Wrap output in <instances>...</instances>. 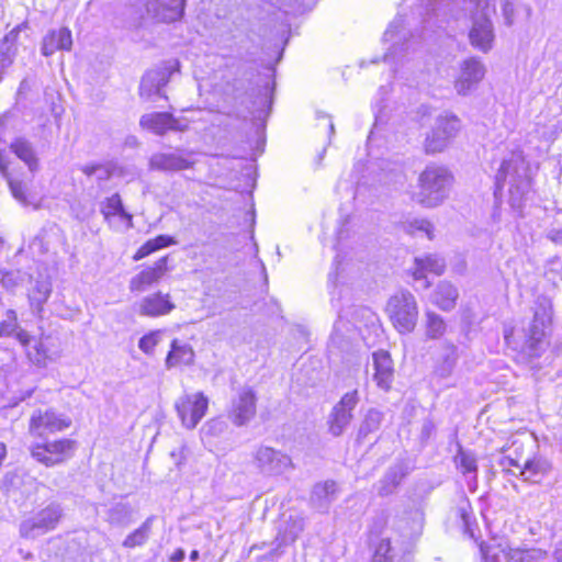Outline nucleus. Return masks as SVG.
<instances>
[{
	"label": "nucleus",
	"instance_id": "1",
	"mask_svg": "<svg viewBox=\"0 0 562 562\" xmlns=\"http://www.w3.org/2000/svg\"><path fill=\"white\" fill-rule=\"evenodd\" d=\"M505 184H508L509 203L514 209H520L522 201L529 193L531 180L528 175V165L520 151L510 153L502 161L495 176L494 195L502 194Z\"/></svg>",
	"mask_w": 562,
	"mask_h": 562
},
{
	"label": "nucleus",
	"instance_id": "2",
	"mask_svg": "<svg viewBox=\"0 0 562 562\" xmlns=\"http://www.w3.org/2000/svg\"><path fill=\"white\" fill-rule=\"evenodd\" d=\"M453 182L452 173L445 167L430 165L419 175L417 201L424 206L435 207L449 195Z\"/></svg>",
	"mask_w": 562,
	"mask_h": 562
},
{
	"label": "nucleus",
	"instance_id": "3",
	"mask_svg": "<svg viewBox=\"0 0 562 562\" xmlns=\"http://www.w3.org/2000/svg\"><path fill=\"white\" fill-rule=\"evenodd\" d=\"M385 312L400 334H408L415 329L419 311L415 296L408 290L393 294L386 303Z\"/></svg>",
	"mask_w": 562,
	"mask_h": 562
},
{
	"label": "nucleus",
	"instance_id": "4",
	"mask_svg": "<svg viewBox=\"0 0 562 562\" xmlns=\"http://www.w3.org/2000/svg\"><path fill=\"white\" fill-rule=\"evenodd\" d=\"M553 305L549 296L539 295L535 301L533 318L527 331L526 346L531 357L539 356L546 329L552 322Z\"/></svg>",
	"mask_w": 562,
	"mask_h": 562
},
{
	"label": "nucleus",
	"instance_id": "5",
	"mask_svg": "<svg viewBox=\"0 0 562 562\" xmlns=\"http://www.w3.org/2000/svg\"><path fill=\"white\" fill-rule=\"evenodd\" d=\"M461 130V121L450 112H443L435 120L431 132L425 139L427 154L442 151Z\"/></svg>",
	"mask_w": 562,
	"mask_h": 562
},
{
	"label": "nucleus",
	"instance_id": "6",
	"mask_svg": "<svg viewBox=\"0 0 562 562\" xmlns=\"http://www.w3.org/2000/svg\"><path fill=\"white\" fill-rule=\"evenodd\" d=\"M252 464L265 476H279L294 468L289 454L269 446H259L255 449Z\"/></svg>",
	"mask_w": 562,
	"mask_h": 562
},
{
	"label": "nucleus",
	"instance_id": "7",
	"mask_svg": "<svg viewBox=\"0 0 562 562\" xmlns=\"http://www.w3.org/2000/svg\"><path fill=\"white\" fill-rule=\"evenodd\" d=\"M63 517V508L57 503H50L20 525V535L23 538L34 539L54 530Z\"/></svg>",
	"mask_w": 562,
	"mask_h": 562
},
{
	"label": "nucleus",
	"instance_id": "8",
	"mask_svg": "<svg viewBox=\"0 0 562 562\" xmlns=\"http://www.w3.org/2000/svg\"><path fill=\"white\" fill-rule=\"evenodd\" d=\"M76 448L75 440L63 438L32 446L31 456L46 467H55L71 458Z\"/></svg>",
	"mask_w": 562,
	"mask_h": 562
},
{
	"label": "nucleus",
	"instance_id": "9",
	"mask_svg": "<svg viewBox=\"0 0 562 562\" xmlns=\"http://www.w3.org/2000/svg\"><path fill=\"white\" fill-rule=\"evenodd\" d=\"M71 425V420L53 409H36L33 412L29 431L32 436L45 437L48 434L63 431Z\"/></svg>",
	"mask_w": 562,
	"mask_h": 562
},
{
	"label": "nucleus",
	"instance_id": "10",
	"mask_svg": "<svg viewBox=\"0 0 562 562\" xmlns=\"http://www.w3.org/2000/svg\"><path fill=\"white\" fill-rule=\"evenodd\" d=\"M209 401L199 392L195 394H186L176 402L177 413L183 424L189 429L195 428L199 422L204 417L207 411Z\"/></svg>",
	"mask_w": 562,
	"mask_h": 562
},
{
	"label": "nucleus",
	"instance_id": "11",
	"mask_svg": "<svg viewBox=\"0 0 562 562\" xmlns=\"http://www.w3.org/2000/svg\"><path fill=\"white\" fill-rule=\"evenodd\" d=\"M139 126L162 136L168 132H184L189 127L187 119L175 117L168 112H153L140 116Z\"/></svg>",
	"mask_w": 562,
	"mask_h": 562
},
{
	"label": "nucleus",
	"instance_id": "12",
	"mask_svg": "<svg viewBox=\"0 0 562 562\" xmlns=\"http://www.w3.org/2000/svg\"><path fill=\"white\" fill-rule=\"evenodd\" d=\"M359 403L358 391L346 393L341 400L334 406L329 418V432L333 436H340L349 426L352 419V411Z\"/></svg>",
	"mask_w": 562,
	"mask_h": 562
},
{
	"label": "nucleus",
	"instance_id": "13",
	"mask_svg": "<svg viewBox=\"0 0 562 562\" xmlns=\"http://www.w3.org/2000/svg\"><path fill=\"white\" fill-rule=\"evenodd\" d=\"M186 0H146L147 14L157 22L172 23L184 13Z\"/></svg>",
	"mask_w": 562,
	"mask_h": 562
},
{
	"label": "nucleus",
	"instance_id": "14",
	"mask_svg": "<svg viewBox=\"0 0 562 562\" xmlns=\"http://www.w3.org/2000/svg\"><path fill=\"white\" fill-rule=\"evenodd\" d=\"M168 257H161L153 266L143 269L131 280L128 288L132 292H144L149 286L158 283L168 271Z\"/></svg>",
	"mask_w": 562,
	"mask_h": 562
},
{
	"label": "nucleus",
	"instance_id": "15",
	"mask_svg": "<svg viewBox=\"0 0 562 562\" xmlns=\"http://www.w3.org/2000/svg\"><path fill=\"white\" fill-rule=\"evenodd\" d=\"M256 414V394L250 387H243L233 401L231 418L237 426L248 423Z\"/></svg>",
	"mask_w": 562,
	"mask_h": 562
},
{
	"label": "nucleus",
	"instance_id": "16",
	"mask_svg": "<svg viewBox=\"0 0 562 562\" xmlns=\"http://www.w3.org/2000/svg\"><path fill=\"white\" fill-rule=\"evenodd\" d=\"M193 161L180 151L156 153L149 158V169L162 172H177L190 169Z\"/></svg>",
	"mask_w": 562,
	"mask_h": 562
},
{
	"label": "nucleus",
	"instance_id": "17",
	"mask_svg": "<svg viewBox=\"0 0 562 562\" xmlns=\"http://www.w3.org/2000/svg\"><path fill=\"white\" fill-rule=\"evenodd\" d=\"M176 305L170 300V294L156 292L143 297L137 304V313L146 317H159L169 314Z\"/></svg>",
	"mask_w": 562,
	"mask_h": 562
},
{
	"label": "nucleus",
	"instance_id": "18",
	"mask_svg": "<svg viewBox=\"0 0 562 562\" xmlns=\"http://www.w3.org/2000/svg\"><path fill=\"white\" fill-rule=\"evenodd\" d=\"M172 70L171 66H164L147 71L139 85L140 97L149 99L154 94L160 95V90L168 83Z\"/></svg>",
	"mask_w": 562,
	"mask_h": 562
},
{
	"label": "nucleus",
	"instance_id": "19",
	"mask_svg": "<svg viewBox=\"0 0 562 562\" xmlns=\"http://www.w3.org/2000/svg\"><path fill=\"white\" fill-rule=\"evenodd\" d=\"M372 361L374 382L381 390L389 391L394 378L393 361L390 353L384 350L375 351L372 355Z\"/></svg>",
	"mask_w": 562,
	"mask_h": 562
},
{
	"label": "nucleus",
	"instance_id": "20",
	"mask_svg": "<svg viewBox=\"0 0 562 562\" xmlns=\"http://www.w3.org/2000/svg\"><path fill=\"white\" fill-rule=\"evenodd\" d=\"M340 490L335 481L327 480L316 483L311 493V504L318 512L326 513L338 498Z\"/></svg>",
	"mask_w": 562,
	"mask_h": 562
},
{
	"label": "nucleus",
	"instance_id": "21",
	"mask_svg": "<svg viewBox=\"0 0 562 562\" xmlns=\"http://www.w3.org/2000/svg\"><path fill=\"white\" fill-rule=\"evenodd\" d=\"M484 66L477 59L471 58L463 63L461 75L456 81L459 94H467L484 77Z\"/></svg>",
	"mask_w": 562,
	"mask_h": 562
},
{
	"label": "nucleus",
	"instance_id": "22",
	"mask_svg": "<svg viewBox=\"0 0 562 562\" xmlns=\"http://www.w3.org/2000/svg\"><path fill=\"white\" fill-rule=\"evenodd\" d=\"M72 47L71 31L67 27L50 30L43 37L41 53L48 57L57 50L69 52Z\"/></svg>",
	"mask_w": 562,
	"mask_h": 562
},
{
	"label": "nucleus",
	"instance_id": "23",
	"mask_svg": "<svg viewBox=\"0 0 562 562\" xmlns=\"http://www.w3.org/2000/svg\"><path fill=\"white\" fill-rule=\"evenodd\" d=\"M469 37L474 47L483 52L491 49L494 34L490 18L474 16L473 26L470 31Z\"/></svg>",
	"mask_w": 562,
	"mask_h": 562
},
{
	"label": "nucleus",
	"instance_id": "24",
	"mask_svg": "<svg viewBox=\"0 0 562 562\" xmlns=\"http://www.w3.org/2000/svg\"><path fill=\"white\" fill-rule=\"evenodd\" d=\"M406 475L407 470L404 464L398 463L390 467L383 477L375 484L378 495L384 497L393 494Z\"/></svg>",
	"mask_w": 562,
	"mask_h": 562
},
{
	"label": "nucleus",
	"instance_id": "25",
	"mask_svg": "<svg viewBox=\"0 0 562 562\" xmlns=\"http://www.w3.org/2000/svg\"><path fill=\"white\" fill-rule=\"evenodd\" d=\"M194 350L189 344L173 339L170 345V351L166 357L165 366L167 369L178 366H191L194 362Z\"/></svg>",
	"mask_w": 562,
	"mask_h": 562
},
{
	"label": "nucleus",
	"instance_id": "26",
	"mask_svg": "<svg viewBox=\"0 0 562 562\" xmlns=\"http://www.w3.org/2000/svg\"><path fill=\"white\" fill-rule=\"evenodd\" d=\"M26 29L25 24H20L7 33L0 43V65L2 68L10 67L18 54V40L20 32Z\"/></svg>",
	"mask_w": 562,
	"mask_h": 562
},
{
	"label": "nucleus",
	"instance_id": "27",
	"mask_svg": "<svg viewBox=\"0 0 562 562\" xmlns=\"http://www.w3.org/2000/svg\"><path fill=\"white\" fill-rule=\"evenodd\" d=\"M11 151L21 159L31 172L38 170V158L33 144L25 137H16L10 144Z\"/></svg>",
	"mask_w": 562,
	"mask_h": 562
},
{
	"label": "nucleus",
	"instance_id": "28",
	"mask_svg": "<svg viewBox=\"0 0 562 562\" xmlns=\"http://www.w3.org/2000/svg\"><path fill=\"white\" fill-rule=\"evenodd\" d=\"M35 483V480L27 475L22 470H12L8 471L1 481L2 487L8 493H15L19 492L22 495L29 493L30 487Z\"/></svg>",
	"mask_w": 562,
	"mask_h": 562
},
{
	"label": "nucleus",
	"instance_id": "29",
	"mask_svg": "<svg viewBox=\"0 0 562 562\" xmlns=\"http://www.w3.org/2000/svg\"><path fill=\"white\" fill-rule=\"evenodd\" d=\"M415 265L416 268L413 272L415 280H425L427 272L440 276L443 273L446 268L445 259L437 255H427L425 257L415 258Z\"/></svg>",
	"mask_w": 562,
	"mask_h": 562
},
{
	"label": "nucleus",
	"instance_id": "30",
	"mask_svg": "<svg viewBox=\"0 0 562 562\" xmlns=\"http://www.w3.org/2000/svg\"><path fill=\"white\" fill-rule=\"evenodd\" d=\"M249 97L251 98V106L248 108V114L252 120L263 121L268 116L271 108V98L268 87L252 91Z\"/></svg>",
	"mask_w": 562,
	"mask_h": 562
},
{
	"label": "nucleus",
	"instance_id": "31",
	"mask_svg": "<svg viewBox=\"0 0 562 562\" xmlns=\"http://www.w3.org/2000/svg\"><path fill=\"white\" fill-rule=\"evenodd\" d=\"M458 297L457 288L450 282L441 281L432 294L431 302L442 311H451L454 308Z\"/></svg>",
	"mask_w": 562,
	"mask_h": 562
},
{
	"label": "nucleus",
	"instance_id": "32",
	"mask_svg": "<svg viewBox=\"0 0 562 562\" xmlns=\"http://www.w3.org/2000/svg\"><path fill=\"white\" fill-rule=\"evenodd\" d=\"M13 334L21 345L27 346L30 344L31 336L26 330L20 328L15 311L8 310L5 318L0 322V337H10Z\"/></svg>",
	"mask_w": 562,
	"mask_h": 562
},
{
	"label": "nucleus",
	"instance_id": "33",
	"mask_svg": "<svg viewBox=\"0 0 562 562\" xmlns=\"http://www.w3.org/2000/svg\"><path fill=\"white\" fill-rule=\"evenodd\" d=\"M551 470L552 463L547 458L537 456L526 460L520 475L526 481L538 482L537 477L547 475Z\"/></svg>",
	"mask_w": 562,
	"mask_h": 562
},
{
	"label": "nucleus",
	"instance_id": "34",
	"mask_svg": "<svg viewBox=\"0 0 562 562\" xmlns=\"http://www.w3.org/2000/svg\"><path fill=\"white\" fill-rule=\"evenodd\" d=\"M52 293V283L48 279L36 280L29 292V301L33 312L40 315L44 304L47 302Z\"/></svg>",
	"mask_w": 562,
	"mask_h": 562
},
{
	"label": "nucleus",
	"instance_id": "35",
	"mask_svg": "<svg viewBox=\"0 0 562 562\" xmlns=\"http://www.w3.org/2000/svg\"><path fill=\"white\" fill-rule=\"evenodd\" d=\"M351 350L350 340L340 333L339 323H336L328 344L329 357L344 359L345 355L351 353Z\"/></svg>",
	"mask_w": 562,
	"mask_h": 562
},
{
	"label": "nucleus",
	"instance_id": "36",
	"mask_svg": "<svg viewBox=\"0 0 562 562\" xmlns=\"http://www.w3.org/2000/svg\"><path fill=\"white\" fill-rule=\"evenodd\" d=\"M101 213L103 214L105 220H109L111 216L117 215L122 220L127 221L130 226L132 225V215L124 210L122 200L117 193L108 198L102 203Z\"/></svg>",
	"mask_w": 562,
	"mask_h": 562
},
{
	"label": "nucleus",
	"instance_id": "37",
	"mask_svg": "<svg viewBox=\"0 0 562 562\" xmlns=\"http://www.w3.org/2000/svg\"><path fill=\"white\" fill-rule=\"evenodd\" d=\"M546 558L547 551L539 548L509 549L507 553L508 562H540Z\"/></svg>",
	"mask_w": 562,
	"mask_h": 562
},
{
	"label": "nucleus",
	"instance_id": "38",
	"mask_svg": "<svg viewBox=\"0 0 562 562\" xmlns=\"http://www.w3.org/2000/svg\"><path fill=\"white\" fill-rule=\"evenodd\" d=\"M443 318L432 311L425 312V333L429 339H438L446 333Z\"/></svg>",
	"mask_w": 562,
	"mask_h": 562
},
{
	"label": "nucleus",
	"instance_id": "39",
	"mask_svg": "<svg viewBox=\"0 0 562 562\" xmlns=\"http://www.w3.org/2000/svg\"><path fill=\"white\" fill-rule=\"evenodd\" d=\"M133 520V509L130 505L117 503L108 512V521L116 526H126Z\"/></svg>",
	"mask_w": 562,
	"mask_h": 562
},
{
	"label": "nucleus",
	"instance_id": "40",
	"mask_svg": "<svg viewBox=\"0 0 562 562\" xmlns=\"http://www.w3.org/2000/svg\"><path fill=\"white\" fill-rule=\"evenodd\" d=\"M154 517H148L136 530L130 533L123 541L126 548H135L144 544L150 533Z\"/></svg>",
	"mask_w": 562,
	"mask_h": 562
},
{
	"label": "nucleus",
	"instance_id": "41",
	"mask_svg": "<svg viewBox=\"0 0 562 562\" xmlns=\"http://www.w3.org/2000/svg\"><path fill=\"white\" fill-rule=\"evenodd\" d=\"M457 358L458 356L456 347H448L445 353L441 356L440 362L435 368V374L439 378L449 376L453 371Z\"/></svg>",
	"mask_w": 562,
	"mask_h": 562
},
{
	"label": "nucleus",
	"instance_id": "42",
	"mask_svg": "<svg viewBox=\"0 0 562 562\" xmlns=\"http://www.w3.org/2000/svg\"><path fill=\"white\" fill-rule=\"evenodd\" d=\"M383 420V414L375 409L371 408L368 411L363 423L360 426L359 435L366 437L370 432L376 431Z\"/></svg>",
	"mask_w": 562,
	"mask_h": 562
},
{
	"label": "nucleus",
	"instance_id": "43",
	"mask_svg": "<svg viewBox=\"0 0 562 562\" xmlns=\"http://www.w3.org/2000/svg\"><path fill=\"white\" fill-rule=\"evenodd\" d=\"M1 176L8 181L10 191L12 196L23 205H29V200L26 195V186L19 180H14L10 177L8 168L5 169V175L1 173Z\"/></svg>",
	"mask_w": 562,
	"mask_h": 562
},
{
	"label": "nucleus",
	"instance_id": "44",
	"mask_svg": "<svg viewBox=\"0 0 562 562\" xmlns=\"http://www.w3.org/2000/svg\"><path fill=\"white\" fill-rule=\"evenodd\" d=\"M405 229L409 234H416L417 232L425 233L428 239L434 238V226L432 224L425 218H416L411 222H407L405 225Z\"/></svg>",
	"mask_w": 562,
	"mask_h": 562
},
{
	"label": "nucleus",
	"instance_id": "45",
	"mask_svg": "<svg viewBox=\"0 0 562 562\" xmlns=\"http://www.w3.org/2000/svg\"><path fill=\"white\" fill-rule=\"evenodd\" d=\"M456 461L463 474L476 473V459L472 453L460 450L456 457Z\"/></svg>",
	"mask_w": 562,
	"mask_h": 562
},
{
	"label": "nucleus",
	"instance_id": "46",
	"mask_svg": "<svg viewBox=\"0 0 562 562\" xmlns=\"http://www.w3.org/2000/svg\"><path fill=\"white\" fill-rule=\"evenodd\" d=\"M161 338V331L155 330L145 336H143L138 341V348L147 353L151 355L154 352L155 347L159 344Z\"/></svg>",
	"mask_w": 562,
	"mask_h": 562
},
{
	"label": "nucleus",
	"instance_id": "47",
	"mask_svg": "<svg viewBox=\"0 0 562 562\" xmlns=\"http://www.w3.org/2000/svg\"><path fill=\"white\" fill-rule=\"evenodd\" d=\"M29 357L32 362L36 366L45 367L48 358V350L44 346L43 341H38L34 345L33 350L29 351Z\"/></svg>",
	"mask_w": 562,
	"mask_h": 562
},
{
	"label": "nucleus",
	"instance_id": "48",
	"mask_svg": "<svg viewBox=\"0 0 562 562\" xmlns=\"http://www.w3.org/2000/svg\"><path fill=\"white\" fill-rule=\"evenodd\" d=\"M391 544L389 540H382L375 549L371 562H392L390 557Z\"/></svg>",
	"mask_w": 562,
	"mask_h": 562
},
{
	"label": "nucleus",
	"instance_id": "49",
	"mask_svg": "<svg viewBox=\"0 0 562 562\" xmlns=\"http://www.w3.org/2000/svg\"><path fill=\"white\" fill-rule=\"evenodd\" d=\"M286 539H288V536H284L281 540L279 538H277L276 547L272 550H270L268 553L258 557L257 560L259 562L277 561L283 554L282 547L285 543Z\"/></svg>",
	"mask_w": 562,
	"mask_h": 562
},
{
	"label": "nucleus",
	"instance_id": "50",
	"mask_svg": "<svg viewBox=\"0 0 562 562\" xmlns=\"http://www.w3.org/2000/svg\"><path fill=\"white\" fill-rule=\"evenodd\" d=\"M21 281V278L19 276V272L15 271H5L2 273L1 277V284L3 288L8 290L14 289Z\"/></svg>",
	"mask_w": 562,
	"mask_h": 562
},
{
	"label": "nucleus",
	"instance_id": "51",
	"mask_svg": "<svg viewBox=\"0 0 562 562\" xmlns=\"http://www.w3.org/2000/svg\"><path fill=\"white\" fill-rule=\"evenodd\" d=\"M476 8V16H487L495 11L494 5L491 3V0H473Z\"/></svg>",
	"mask_w": 562,
	"mask_h": 562
},
{
	"label": "nucleus",
	"instance_id": "52",
	"mask_svg": "<svg viewBox=\"0 0 562 562\" xmlns=\"http://www.w3.org/2000/svg\"><path fill=\"white\" fill-rule=\"evenodd\" d=\"M156 250H157V246L154 245L151 239H149L143 246H140V248L136 251V254L134 255L133 258H134V260H140V259L149 256L150 254H153Z\"/></svg>",
	"mask_w": 562,
	"mask_h": 562
},
{
	"label": "nucleus",
	"instance_id": "53",
	"mask_svg": "<svg viewBox=\"0 0 562 562\" xmlns=\"http://www.w3.org/2000/svg\"><path fill=\"white\" fill-rule=\"evenodd\" d=\"M156 250H157V246L154 245L151 239H149L143 246H140V248L136 251V254L134 255L133 258H134V260H140V259L149 256L150 254H153Z\"/></svg>",
	"mask_w": 562,
	"mask_h": 562
},
{
	"label": "nucleus",
	"instance_id": "54",
	"mask_svg": "<svg viewBox=\"0 0 562 562\" xmlns=\"http://www.w3.org/2000/svg\"><path fill=\"white\" fill-rule=\"evenodd\" d=\"M5 130V120L0 116V143L2 142V135ZM9 168V161L3 154V150L0 149V173L5 175V169Z\"/></svg>",
	"mask_w": 562,
	"mask_h": 562
},
{
	"label": "nucleus",
	"instance_id": "55",
	"mask_svg": "<svg viewBox=\"0 0 562 562\" xmlns=\"http://www.w3.org/2000/svg\"><path fill=\"white\" fill-rule=\"evenodd\" d=\"M401 27H402V20H400V19L394 20L384 33V41H386V42L394 41L395 35L398 33Z\"/></svg>",
	"mask_w": 562,
	"mask_h": 562
},
{
	"label": "nucleus",
	"instance_id": "56",
	"mask_svg": "<svg viewBox=\"0 0 562 562\" xmlns=\"http://www.w3.org/2000/svg\"><path fill=\"white\" fill-rule=\"evenodd\" d=\"M499 465L503 470L508 471L510 467H516L521 469L522 467L519 463L518 457H513V454L503 456L499 460Z\"/></svg>",
	"mask_w": 562,
	"mask_h": 562
},
{
	"label": "nucleus",
	"instance_id": "57",
	"mask_svg": "<svg viewBox=\"0 0 562 562\" xmlns=\"http://www.w3.org/2000/svg\"><path fill=\"white\" fill-rule=\"evenodd\" d=\"M151 241L157 246V250L177 243L173 237L168 235H159L153 238Z\"/></svg>",
	"mask_w": 562,
	"mask_h": 562
},
{
	"label": "nucleus",
	"instance_id": "58",
	"mask_svg": "<svg viewBox=\"0 0 562 562\" xmlns=\"http://www.w3.org/2000/svg\"><path fill=\"white\" fill-rule=\"evenodd\" d=\"M151 241L157 246V250L177 243L173 237L168 235H159L153 238Z\"/></svg>",
	"mask_w": 562,
	"mask_h": 562
},
{
	"label": "nucleus",
	"instance_id": "59",
	"mask_svg": "<svg viewBox=\"0 0 562 562\" xmlns=\"http://www.w3.org/2000/svg\"><path fill=\"white\" fill-rule=\"evenodd\" d=\"M546 236L549 240H551L555 245H562V229L561 228H551L546 233Z\"/></svg>",
	"mask_w": 562,
	"mask_h": 562
},
{
	"label": "nucleus",
	"instance_id": "60",
	"mask_svg": "<svg viewBox=\"0 0 562 562\" xmlns=\"http://www.w3.org/2000/svg\"><path fill=\"white\" fill-rule=\"evenodd\" d=\"M111 176H112V171L108 166L99 165V168L97 169V172H95V178L99 181L108 180L111 178Z\"/></svg>",
	"mask_w": 562,
	"mask_h": 562
},
{
	"label": "nucleus",
	"instance_id": "61",
	"mask_svg": "<svg viewBox=\"0 0 562 562\" xmlns=\"http://www.w3.org/2000/svg\"><path fill=\"white\" fill-rule=\"evenodd\" d=\"M124 145L130 148H136L139 146V140L136 136L128 135L124 140Z\"/></svg>",
	"mask_w": 562,
	"mask_h": 562
},
{
	"label": "nucleus",
	"instance_id": "62",
	"mask_svg": "<svg viewBox=\"0 0 562 562\" xmlns=\"http://www.w3.org/2000/svg\"><path fill=\"white\" fill-rule=\"evenodd\" d=\"M99 168V165H86L81 167V171L87 175L88 177L95 176L97 169Z\"/></svg>",
	"mask_w": 562,
	"mask_h": 562
},
{
	"label": "nucleus",
	"instance_id": "63",
	"mask_svg": "<svg viewBox=\"0 0 562 562\" xmlns=\"http://www.w3.org/2000/svg\"><path fill=\"white\" fill-rule=\"evenodd\" d=\"M184 559V551L179 549L177 550L173 555L171 557V561L173 562H181Z\"/></svg>",
	"mask_w": 562,
	"mask_h": 562
},
{
	"label": "nucleus",
	"instance_id": "64",
	"mask_svg": "<svg viewBox=\"0 0 562 562\" xmlns=\"http://www.w3.org/2000/svg\"><path fill=\"white\" fill-rule=\"evenodd\" d=\"M554 561L555 562H562V549H558L554 552Z\"/></svg>",
	"mask_w": 562,
	"mask_h": 562
}]
</instances>
